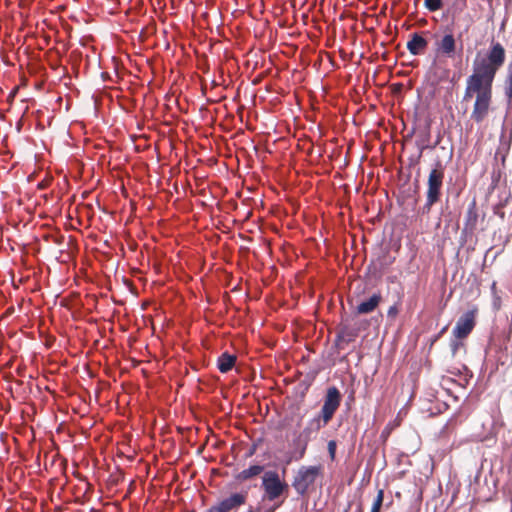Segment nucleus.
<instances>
[{
	"label": "nucleus",
	"instance_id": "nucleus-1",
	"mask_svg": "<svg viewBox=\"0 0 512 512\" xmlns=\"http://www.w3.org/2000/svg\"><path fill=\"white\" fill-rule=\"evenodd\" d=\"M504 45L492 37L486 50H479L472 61V73L466 79L463 101L474 98L470 118L482 123L489 115L493 98V83L506 62Z\"/></svg>",
	"mask_w": 512,
	"mask_h": 512
},
{
	"label": "nucleus",
	"instance_id": "nucleus-2",
	"mask_svg": "<svg viewBox=\"0 0 512 512\" xmlns=\"http://www.w3.org/2000/svg\"><path fill=\"white\" fill-rule=\"evenodd\" d=\"M445 169V165L440 160L435 161L432 165L426 182V200L422 207L423 213H429L433 205L440 201L444 185Z\"/></svg>",
	"mask_w": 512,
	"mask_h": 512
},
{
	"label": "nucleus",
	"instance_id": "nucleus-3",
	"mask_svg": "<svg viewBox=\"0 0 512 512\" xmlns=\"http://www.w3.org/2000/svg\"><path fill=\"white\" fill-rule=\"evenodd\" d=\"M323 467L321 465L315 466H301L293 478L292 486L296 492L303 496L309 488L314 485L316 479L322 474Z\"/></svg>",
	"mask_w": 512,
	"mask_h": 512
},
{
	"label": "nucleus",
	"instance_id": "nucleus-4",
	"mask_svg": "<svg viewBox=\"0 0 512 512\" xmlns=\"http://www.w3.org/2000/svg\"><path fill=\"white\" fill-rule=\"evenodd\" d=\"M262 489L264 498L269 501H275L284 493L288 492V484L280 479L278 472L269 470L262 476Z\"/></svg>",
	"mask_w": 512,
	"mask_h": 512
},
{
	"label": "nucleus",
	"instance_id": "nucleus-5",
	"mask_svg": "<svg viewBox=\"0 0 512 512\" xmlns=\"http://www.w3.org/2000/svg\"><path fill=\"white\" fill-rule=\"evenodd\" d=\"M341 399L342 396L337 387L331 386L327 389L324 403L320 411L324 424H328L331 421L340 406Z\"/></svg>",
	"mask_w": 512,
	"mask_h": 512
},
{
	"label": "nucleus",
	"instance_id": "nucleus-6",
	"mask_svg": "<svg viewBox=\"0 0 512 512\" xmlns=\"http://www.w3.org/2000/svg\"><path fill=\"white\" fill-rule=\"evenodd\" d=\"M477 314V308L465 312L456 322L453 328V336L456 339L466 338L475 327V318Z\"/></svg>",
	"mask_w": 512,
	"mask_h": 512
},
{
	"label": "nucleus",
	"instance_id": "nucleus-7",
	"mask_svg": "<svg viewBox=\"0 0 512 512\" xmlns=\"http://www.w3.org/2000/svg\"><path fill=\"white\" fill-rule=\"evenodd\" d=\"M434 51L437 56L454 58L457 52V40L453 33H445L437 38L434 43Z\"/></svg>",
	"mask_w": 512,
	"mask_h": 512
},
{
	"label": "nucleus",
	"instance_id": "nucleus-8",
	"mask_svg": "<svg viewBox=\"0 0 512 512\" xmlns=\"http://www.w3.org/2000/svg\"><path fill=\"white\" fill-rule=\"evenodd\" d=\"M361 328L362 323L360 321H343L338 327L337 344L353 342L358 337Z\"/></svg>",
	"mask_w": 512,
	"mask_h": 512
},
{
	"label": "nucleus",
	"instance_id": "nucleus-9",
	"mask_svg": "<svg viewBox=\"0 0 512 512\" xmlns=\"http://www.w3.org/2000/svg\"><path fill=\"white\" fill-rule=\"evenodd\" d=\"M247 493H234L228 498L223 499L217 505L211 508V512H230L233 509L245 504Z\"/></svg>",
	"mask_w": 512,
	"mask_h": 512
},
{
	"label": "nucleus",
	"instance_id": "nucleus-10",
	"mask_svg": "<svg viewBox=\"0 0 512 512\" xmlns=\"http://www.w3.org/2000/svg\"><path fill=\"white\" fill-rule=\"evenodd\" d=\"M406 46L412 55L418 56L425 53L428 47V41L421 34L413 33L410 35Z\"/></svg>",
	"mask_w": 512,
	"mask_h": 512
},
{
	"label": "nucleus",
	"instance_id": "nucleus-11",
	"mask_svg": "<svg viewBox=\"0 0 512 512\" xmlns=\"http://www.w3.org/2000/svg\"><path fill=\"white\" fill-rule=\"evenodd\" d=\"M382 297L380 293L373 294L368 300L361 302L357 308L356 311L359 314H367L376 309V307L381 302Z\"/></svg>",
	"mask_w": 512,
	"mask_h": 512
},
{
	"label": "nucleus",
	"instance_id": "nucleus-12",
	"mask_svg": "<svg viewBox=\"0 0 512 512\" xmlns=\"http://www.w3.org/2000/svg\"><path fill=\"white\" fill-rule=\"evenodd\" d=\"M477 221H478L477 205H476V201L473 200L469 204L467 211H466L465 223H464L465 230L473 231L476 228Z\"/></svg>",
	"mask_w": 512,
	"mask_h": 512
},
{
	"label": "nucleus",
	"instance_id": "nucleus-13",
	"mask_svg": "<svg viewBox=\"0 0 512 512\" xmlns=\"http://www.w3.org/2000/svg\"><path fill=\"white\" fill-rule=\"evenodd\" d=\"M236 360L235 355L224 352L217 359V367L221 373H227L234 367Z\"/></svg>",
	"mask_w": 512,
	"mask_h": 512
},
{
	"label": "nucleus",
	"instance_id": "nucleus-14",
	"mask_svg": "<svg viewBox=\"0 0 512 512\" xmlns=\"http://www.w3.org/2000/svg\"><path fill=\"white\" fill-rule=\"evenodd\" d=\"M503 93L509 102L512 101V59L506 66V72L503 79Z\"/></svg>",
	"mask_w": 512,
	"mask_h": 512
},
{
	"label": "nucleus",
	"instance_id": "nucleus-15",
	"mask_svg": "<svg viewBox=\"0 0 512 512\" xmlns=\"http://www.w3.org/2000/svg\"><path fill=\"white\" fill-rule=\"evenodd\" d=\"M264 471V466L262 465H252L247 469L242 470L240 473L236 475V480L240 482L247 481L253 477L260 475Z\"/></svg>",
	"mask_w": 512,
	"mask_h": 512
},
{
	"label": "nucleus",
	"instance_id": "nucleus-16",
	"mask_svg": "<svg viewBox=\"0 0 512 512\" xmlns=\"http://www.w3.org/2000/svg\"><path fill=\"white\" fill-rule=\"evenodd\" d=\"M322 419V415L319 414L317 417L313 418L309 421L307 427L304 429L303 433L309 436L311 433H317L322 427L326 426Z\"/></svg>",
	"mask_w": 512,
	"mask_h": 512
},
{
	"label": "nucleus",
	"instance_id": "nucleus-17",
	"mask_svg": "<svg viewBox=\"0 0 512 512\" xmlns=\"http://www.w3.org/2000/svg\"><path fill=\"white\" fill-rule=\"evenodd\" d=\"M384 500V490L379 489L372 504L371 512H380Z\"/></svg>",
	"mask_w": 512,
	"mask_h": 512
},
{
	"label": "nucleus",
	"instance_id": "nucleus-18",
	"mask_svg": "<svg viewBox=\"0 0 512 512\" xmlns=\"http://www.w3.org/2000/svg\"><path fill=\"white\" fill-rule=\"evenodd\" d=\"M424 6L431 12L438 11L443 6L442 0H425Z\"/></svg>",
	"mask_w": 512,
	"mask_h": 512
},
{
	"label": "nucleus",
	"instance_id": "nucleus-19",
	"mask_svg": "<svg viewBox=\"0 0 512 512\" xmlns=\"http://www.w3.org/2000/svg\"><path fill=\"white\" fill-rule=\"evenodd\" d=\"M328 452L330 454L331 459H334L336 452V442L334 440L328 442Z\"/></svg>",
	"mask_w": 512,
	"mask_h": 512
},
{
	"label": "nucleus",
	"instance_id": "nucleus-20",
	"mask_svg": "<svg viewBox=\"0 0 512 512\" xmlns=\"http://www.w3.org/2000/svg\"><path fill=\"white\" fill-rule=\"evenodd\" d=\"M398 313H399V309H398L397 305L391 306L387 311V315L390 318H395L398 315Z\"/></svg>",
	"mask_w": 512,
	"mask_h": 512
},
{
	"label": "nucleus",
	"instance_id": "nucleus-21",
	"mask_svg": "<svg viewBox=\"0 0 512 512\" xmlns=\"http://www.w3.org/2000/svg\"><path fill=\"white\" fill-rule=\"evenodd\" d=\"M491 292L495 298V301L499 302L500 301V297L497 296V284L496 282H493L492 285H491Z\"/></svg>",
	"mask_w": 512,
	"mask_h": 512
},
{
	"label": "nucleus",
	"instance_id": "nucleus-22",
	"mask_svg": "<svg viewBox=\"0 0 512 512\" xmlns=\"http://www.w3.org/2000/svg\"><path fill=\"white\" fill-rule=\"evenodd\" d=\"M458 347H459V342L458 341H452L451 343V350H452V354L455 355L457 350H458Z\"/></svg>",
	"mask_w": 512,
	"mask_h": 512
},
{
	"label": "nucleus",
	"instance_id": "nucleus-23",
	"mask_svg": "<svg viewBox=\"0 0 512 512\" xmlns=\"http://www.w3.org/2000/svg\"><path fill=\"white\" fill-rule=\"evenodd\" d=\"M255 451H256V447H255V446H253V447L249 450V452H248V454H247V457H251V456L255 453Z\"/></svg>",
	"mask_w": 512,
	"mask_h": 512
},
{
	"label": "nucleus",
	"instance_id": "nucleus-24",
	"mask_svg": "<svg viewBox=\"0 0 512 512\" xmlns=\"http://www.w3.org/2000/svg\"><path fill=\"white\" fill-rule=\"evenodd\" d=\"M447 327H444L443 329H441V332L440 334L444 333L446 331Z\"/></svg>",
	"mask_w": 512,
	"mask_h": 512
},
{
	"label": "nucleus",
	"instance_id": "nucleus-25",
	"mask_svg": "<svg viewBox=\"0 0 512 512\" xmlns=\"http://www.w3.org/2000/svg\"><path fill=\"white\" fill-rule=\"evenodd\" d=\"M191 512H194V511H191Z\"/></svg>",
	"mask_w": 512,
	"mask_h": 512
}]
</instances>
